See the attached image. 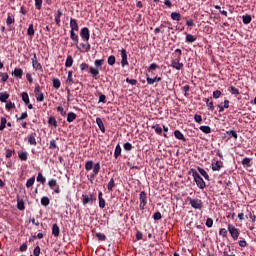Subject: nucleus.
Segmentation results:
<instances>
[{
  "instance_id": "0eeeda50",
  "label": "nucleus",
  "mask_w": 256,
  "mask_h": 256,
  "mask_svg": "<svg viewBox=\"0 0 256 256\" xmlns=\"http://www.w3.org/2000/svg\"><path fill=\"white\" fill-rule=\"evenodd\" d=\"M139 200V208L141 209V211H145V206L147 205V193H145V191L140 192Z\"/></svg>"
},
{
  "instance_id": "864d4df0",
  "label": "nucleus",
  "mask_w": 256,
  "mask_h": 256,
  "mask_svg": "<svg viewBox=\"0 0 256 256\" xmlns=\"http://www.w3.org/2000/svg\"><path fill=\"white\" fill-rule=\"evenodd\" d=\"M242 165L243 167H251V158H244L242 160Z\"/></svg>"
},
{
  "instance_id": "de8ad7c7",
  "label": "nucleus",
  "mask_w": 256,
  "mask_h": 256,
  "mask_svg": "<svg viewBox=\"0 0 256 256\" xmlns=\"http://www.w3.org/2000/svg\"><path fill=\"white\" fill-rule=\"evenodd\" d=\"M82 203L83 205H88V203H91L90 196L87 194L82 195Z\"/></svg>"
},
{
  "instance_id": "ddd939ff",
  "label": "nucleus",
  "mask_w": 256,
  "mask_h": 256,
  "mask_svg": "<svg viewBox=\"0 0 256 256\" xmlns=\"http://www.w3.org/2000/svg\"><path fill=\"white\" fill-rule=\"evenodd\" d=\"M223 169V161L217 160L215 163H212V171H221Z\"/></svg>"
},
{
  "instance_id": "c03bdc74",
  "label": "nucleus",
  "mask_w": 256,
  "mask_h": 256,
  "mask_svg": "<svg viewBox=\"0 0 256 256\" xmlns=\"http://www.w3.org/2000/svg\"><path fill=\"white\" fill-rule=\"evenodd\" d=\"M229 93H231V95H239V89H237L235 86H230L228 88Z\"/></svg>"
},
{
  "instance_id": "4468645a",
  "label": "nucleus",
  "mask_w": 256,
  "mask_h": 256,
  "mask_svg": "<svg viewBox=\"0 0 256 256\" xmlns=\"http://www.w3.org/2000/svg\"><path fill=\"white\" fill-rule=\"evenodd\" d=\"M174 136L179 140V141H183V143L187 142V138H185V135H183V133L179 130H175L174 131Z\"/></svg>"
},
{
  "instance_id": "6e6d98bb",
  "label": "nucleus",
  "mask_w": 256,
  "mask_h": 256,
  "mask_svg": "<svg viewBox=\"0 0 256 256\" xmlns=\"http://www.w3.org/2000/svg\"><path fill=\"white\" fill-rule=\"evenodd\" d=\"M13 23H15V18H12L11 14L8 13V17L6 19V25L10 26V25H13Z\"/></svg>"
},
{
  "instance_id": "c756f323",
  "label": "nucleus",
  "mask_w": 256,
  "mask_h": 256,
  "mask_svg": "<svg viewBox=\"0 0 256 256\" xmlns=\"http://www.w3.org/2000/svg\"><path fill=\"white\" fill-rule=\"evenodd\" d=\"M7 99H9V93L1 92L0 93V101H1V103H7Z\"/></svg>"
},
{
  "instance_id": "603ef678",
  "label": "nucleus",
  "mask_w": 256,
  "mask_h": 256,
  "mask_svg": "<svg viewBox=\"0 0 256 256\" xmlns=\"http://www.w3.org/2000/svg\"><path fill=\"white\" fill-rule=\"evenodd\" d=\"M49 149H57V151H59V146H57V141L55 139L50 140Z\"/></svg>"
},
{
  "instance_id": "393cba45",
  "label": "nucleus",
  "mask_w": 256,
  "mask_h": 256,
  "mask_svg": "<svg viewBox=\"0 0 256 256\" xmlns=\"http://www.w3.org/2000/svg\"><path fill=\"white\" fill-rule=\"evenodd\" d=\"M171 67L176 69V71H181L183 69V63L181 62H171Z\"/></svg>"
},
{
  "instance_id": "9d476101",
  "label": "nucleus",
  "mask_w": 256,
  "mask_h": 256,
  "mask_svg": "<svg viewBox=\"0 0 256 256\" xmlns=\"http://www.w3.org/2000/svg\"><path fill=\"white\" fill-rule=\"evenodd\" d=\"M121 53V65L122 67H129V61L127 60V50L125 48H122L120 50Z\"/></svg>"
},
{
  "instance_id": "7ed1b4c3",
  "label": "nucleus",
  "mask_w": 256,
  "mask_h": 256,
  "mask_svg": "<svg viewBox=\"0 0 256 256\" xmlns=\"http://www.w3.org/2000/svg\"><path fill=\"white\" fill-rule=\"evenodd\" d=\"M103 63H105V59H97L94 61L95 68L93 67L89 68V73H91V75L95 77V79H97L99 75V71L103 69Z\"/></svg>"
},
{
  "instance_id": "5701e85b",
  "label": "nucleus",
  "mask_w": 256,
  "mask_h": 256,
  "mask_svg": "<svg viewBox=\"0 0 256 256\" xmlns=\"http://www.w3.org/2000/svg\"><path fill=\"white\" fill-rule=\"evenodd\" d=\"M84 53H89L91 51V44L89 43V41L85 42V43H81L80 44Z\"/></svg>"
},
{
  "instance_id": "37998d69",
  "label": "nucleus",
  "mask_w": 256,
  "mask_h": 256,
  "mask_svg": "<svg viewBox=\"0 0 256 256\" xmlns=\"http://www.w3.org/2000/svg\"><path fill=\"white\" fill-rule=\"evenodd\" d=\"M35 185V176H32L30 179L27 180L26 182V187L27 189L33 187Z\"/></svg>"
},
{
  "instance_id": "6ab92c4d",
  "label": "nucleus",
  "mask_w": 256,
  "mask_h": 256,
  "mask_svg": "<svg viewBox=\"0 0 256 256\" xmlns=\"http://www.w3.org/2000/svg\"><path fill=\"white\" fill-rule=\"evenodd\" d=\"M159 69V65L157 63H152L150 66L147 68L148 73H151L152 75H155L154 71H157Z\"/></svg>"
},
{
  "instance_id": "f3484780",
  "label": "nucleus",
  "mask_w": 256,
  "mask_h": 256,
  "mask_svg": "<svg viewBox=\"0 0 256 256\" xmlns=\"http://www.w3.org/2000/svg\"><path fill=\"white\" fill-rule=\"evenodd\" d=\"M12 75H14V77H17V79H23V69L15 68L12 72Z\"/></svg>"
},
{
  "instance_id": "7c9ffc66",
  "label": "nucleus",
  "mask_w": 256,
  "mask_h": 256,
  "mask_svg": "<svg viewBox=\"0 0 256 256\" xmlns=\"http://www.w3.org/2000/svg\"><path fill=\"white\" fill-rule=\"evenodd\" d=\"M200 175H202V177H204V179H206V181H209V174H207V171H205V169L198 167L197 168Z\"/></svg>"
},
{
  "instance_id": "1a4fd4ad",
  "label": "nucleus",
  "mask_w": 256,
  "mask_h": 256,
  "mask_svg": "<svg viewBox=\"0 0 256 256\" xmlns=\"http://www.w3.org/2000/svg\"><path fill=\"white\" fill-rule=\"evenodd\" d=\"M80 37L81 39L87 43V41H89V39H91V33L89 32V28L88 27H83L80 30Z\"/></svg>"
},
{
  "instance_id": "4d7b16f0",
  "label": "nucleus",
  "mask_w": 256,
  "mask_h": 256,
  "mask_svg": "<svg viewBox=\"0 0 256 256\" xmlns=\"http://www.w3.org/2000/svg\"><path fill=\"white\" fill-rule=\"evenodd\" d=\"M7 127V118L2 117L1 118V124H0V131H3Z\"/></svg>"
},
{
  "instance_id": "ea45409f",
  "label": "nucleus",
  "mask_w": 256,
  "mask_h": 256,
  "mask_svg": "<svg viewBox=\"0 0 256 256\" xmlns=\"http://www.w3.org/2000/svg\"><path fill=\"white\" fill-rule=\"evenodd\" d=\"M18 157L22 161H27V159L29 158V153H27L26 151L20 152V153H18Z\"/></svg>"
},
{
  "instance_id": "6e6552de",
  "label": "nucleus",
  "mask_w": 256,
  "mask_h": 256,
  "mask_svg": "<svg viewBox=\"0 0 256 256\" xmlns=\"http://www.w3.org/2000/svg\"><path fill=\"white\" fill-rule=\"evenodd\" d=\"M48 187L54 190V193H56V195H59V193H61V188L59 187V184H57V180L55 179H50L48 181Z\"/></svg>"
},
{
  "instance_id": "4c0bfd02",
  "label": "nucleus",
  "mask_w": 256,
  "mask_h": 256,
  "mask_svg": "<svg viewBox=\"0 0 256 256\" xmlns=\"http://www.w3.org/2000/svg\"><path fill=\"white\" fill-rule=\"evenodd\" d=\"M171 19H172L173 21H181V13L172 12V13H171Z\"/></svg>"
},
{
  "instance_id": "a18cd8bd",
  "label": "nucleus",
  "mask_w": 256,
  "mask_h": 256,
  "mask_svg": "<svg viewBox=\"0 0 256 256\" xmlns=\"http://www.w3.org/2000/svg\"><path fill=\"white\" fill-rule=\"evenodd\" d=\"M17 209H19V211H25V202L23 200L18 199Z\"/></svg>"
},
{
  "instance_id": "f704fd0d",
  "label": "nucleus",
  "mask_w": 256,
  "mask_h": 256,
  "mask_svg": "<svg viewBox=\"0 0 256 256\" xmlns=\"http://www.w3.org/2000/svg\"><path fill=\"white\" fill-rule=\"evenodd\" d=\"M54 89H61V80L59 78H54L52 80Z\"/></svg>"
},
{
  "instance_id": "09e8293b",
  "label": "nucleus",
  "mask_w": 256,
  "mask_h": 256,
  "mask_svg": "<svg viewBox=\"0 0 256 256\" xmlns=\"http://www.w3.org/2000/svg\"><path fill=\"white\" fill-rule=\"evenodd\" d=\"M27 35L30 37H33L35 35V28L33 27V24H29Z\"/></svg>"
},
{
  "instance_id": "680f3d73",
  "label": "nucleus",
  "mask_w": 256,
  "mask_h": 256,
  "mask_svg": "<svg viewBox=\"0 0 256 256\" xmlns=\"http://www.w3.org/2000/svg\"><path fill=\"white\" fill-rule=\"evenodd\" d=\"M189 89H191L189 85H185L184 87H182V91H184V97L186 98H189V93H187Z\"/></svg>"
},
{
  "instance_id": "b1692460",
  "label": "nucleus",
  "mask_w": 256,
  "mask_h": 256,
  "mask_svg": "<svg viewBox=\"0 0 256 256\" xmlns=\"http://www.w3.org/2000/svg\"><path fill=\"white\" fill-rule=\"evenodd\" d=\"M96 123L102 133H105V125L103 124V120L101 118H96Z\"/></svg>"
},
{
  "instance_id": "69168bd1",
  "label": "nucleus",
  "mask_w": 256,
  "mask_h": 256,
  "mask_svg": "<svg viewBox=\"0 0 256 256\" xmlns=\"http://www.w3.org/2000/svg\"><path fill=\"white\" fill-rule=\"evenodd\" d=\"M1 82L6 83L7 79H9V74L7 73H0Z\"/></svg>"
},
{
  "instance_id": "412c9836",
  "label": "nucleus",
  "mask_w": 256,
  "mask_h": 256,
  "mask_svg": "<svg viewBox=\"0 0 256 256\" xmlns=\"http://www.w3.org/2000/svg\"><path fill=\"white\" fill-rule=\"evenodd\" d=\"M98 199L100 209H105V199L103 198V192L98 193Z\"/></svg>"
},
{
  "instance_id": "3c124183",
  "label": "nucleus",
  "mask_w": 256,
  "mask_h": 256,
  "mask_svg": "<svg viewBox=\"0 0 256 256\" xmlns=\"http://www.w3.org/2000/svg\"><path fill=\"white\" fill-rule=\"evenodd\" d=\"M200 131H202V133H205L206 135H209V133H211V127H209V126H200Z\"/></svg>"
},
{
  "instance_id": "72a5a7b5",
  "label": "nucleus",
  "mask_w": 256,
  "mask_h": 256,
  "mask_svg": "<svg viewBox=\"0 0 256 256\" xmlns=\"http://www.w3.org/2000/svg\"><path fill=\"white\" fill-rule=\"evenodd\" d=\"M32 67L35 69V71H43V66L41 63H39V61L32 62Z\"/></svg>"
},
{
  "instance_id": "aec40b11",
  "label": "nucleus",
  "mask_w": 256,
  "mask_h": 256,
  "mask_svg": "<svg viewBox=\"0 0 256 256\" xmlns=\"http://www.w3.org/2000/svg\"><path fill=\"white\" fill-rule=\"evenodd\" d=\"M212 98H206L205 99V103H206V106L208 107V111H215V105H213V102L211 100Z\"/></svg>"
},
{
  "instance_id": "5fc2aeb1",
  "label": "nucleus",
  "mask_w": 256,
  "mask_h": 256,
  "mask_svg": "<svg viewBox=\"0 0 256 256\" xmlns=\"http://www.w3.org/2000/svg\"><path fill=\"white\" fill-rule=\"evenodd\" d=\"M113 187H115V179L111 178L107 185L108 191H113Z\"/></svg>"
},
{
  "instance_id": "13d9d810",
  "label": "nucleus",
  "mask_w": 256,
  "mask_h": 256,
  "mask_svg": "<svg viewBox=\"0 0 256 256\" xmlns=\"http://www.w3.org/2000/svg\"><path fill=\"white\" fill-rule=\"evenodd\" d=\"M35 1V7L38 11H41L43 7V0H34Z\"/></svg>"
},
{
  "instance_id": "0e129e2a",
  "label": "nucleus",
  "mask_w": 256,
  "mask_h": 256,
  "mask_svg": "<svg viewBox=\"0 0 256 256\" xmlns=\"http://www.w3.org/2000/svg\"><path fill=\"white\" fill-rule=\"evenodd\" d=\"M153 219H154V221H161V219H163V216L161 215V212L154 213Z\"/></svg>"
},
{
  "instance_id": "774afa93",
  "label": "nucleus",
  "mask_w": 256,
  "mask_h": 256,
  "mask_svg": "<svg viewBox=\"0 0 256 256\" xmlns=\"http://www.w3.org/2000/svg\"><path fill=\"white\" fill-rule=\"evenodd\" d=\"M219 235H220L221 237H227V229L221 228V229L219 230Z\"/></svg>"
},
{
  "instance_id": "a878e982",
  "label": "nucleus",
  "mask_w": 256,
  "mask_h": 256,
  "mask_svg": "<svg viewBox=\"0 0 256 256\" xmlns=\"http://www.w3.org/2000/svg\"><path fill=\"white\" fill-rule=\"evenodd\" d=\"M75 119H77V114H75L74 112H69L67 115V122L73 123V121H75Z\"/></svg>"
},
{
  "instance_id": "49530a36",
  "label": "nucleus",
  "mask_w": 256,
  "mask_h": 256,
  "mask_svg": "<svg viewBox=\"0 0 256 256\" xmlns=\"http://www.w3.org/2000/svg\"><path fill=\"white\" fill-rule=\"evenodd\" d=\"M152 129H155V133L157 135H162L163 134V128H161V126H159V124H156V125L152 126Z\"/></svg>"
},
{
  "instance_id": "8fccbe9b",
  "label": "nucleus",
  "mask_w": 256,
  "mask_h": 256,
  "mask_svg": "<svg viewBox=\"0 0 256 256\" xmlns=\"http://www.w3.org/2000/svg\"><path fill=\"white\" fill-rule=\"evenodd\" d=\"M226 135H229V137H233V139H235V141H237V138H238L237 131H235V130L227 131Z\"/></svg>"
},
{
  "instance_id": "e2e57ef3",
  "label": "nucleus",
  "mask_w": 256,
  "mask_h": 256,
  "mask_svg": "<svg viewBox=\"0 0 256 256\" xmlns=\"http://www.w3.org/2000/svg\"><path fill=\"white\" fill-rule=\"evenodd\" d=\"M57 111L62 115V117H65V115H67V111H65V109L61 105L57 107Z\"/></svg>"
},
{
  "instance_id": "dca6fc26",
  "label": "nucleus",
  "mask_w": 256,
  "mask_h": 256,
  "mask_svg": "<svg viewBox=\"0 0 256 256\" xmlns=\"http://www.w3.org/2000/svg\"><path fill=\"white\" fill-rule=\"evenodd\" d=\"M70 31H79V24L75 20V18L70 19Z\"/></svg>"
},
{
  "instance_id": "338daca9",
  "label": "nucleus",
  "mask_w": 256,
  "mask_h": 256,
  "mask_svg": "<svg viewBox=\"0 0 256 256\" xmlns=\"http://www.w3.org/2000/svg\"><path fill=\"white\" fill-rule=\"evenodd\" d=\"M123 147L126 151H132L133 150V145L129 142L124 143Z\"/></svg>"
},
{
  "instance_id": "f03ea898",
  "label": "nucleus",
  "mask_w": 256,
  "mask_h": 256,
  "mask_svg": "<svg viewBox=\"0 0 256 256\" xmlns=\"http://www.w3.org/2000/svg\"><path fill=\"white\" fill-rule=\"evenodd\" d=\"M85 169L86 171L93 169V172L90 174V179H95V176L99 175V171H101V164L96 163L93 167V160H90L85 163Z\"/></svg>"
},
{
  "instance_id": "9b49d317",
  "label": "nucleus",
  "mask_w": 256,
  "mask_h": 256,
  "mask_svg": "<svg viewBox=\"0 0 256 256\" xmlns=\"http://www.w3.org/2000/svg\"><path fill=\"white\" fill-rule=\"evenodd\" d=\"M29 145H32L33 147H37V133L31 132L27 136Z\"/></svg>"
},
{
  "instance_id": "bb28decb",
  "label": "nucleus",
  "mask_w": 256,
  "mask_h": 256,
  "mask_svg": "<svg viewBox=\"0 0 256 256\" xmlns=\"http://www.w3.org/2000/svg\"><path fill=\"white\" fill-rule=\"evenodd\" d=\"M121 145L120 144H117L116 145V148H115V151H114V157L115 159H119V157H121Z\"/></svg>"
},
{
  "instance_id": "f8f14e48",
  "label": "nucleus",
  "mask_w": 256,
  "mask_h": 256,
  "mask_svg": "<svg viewBox=\"0 0 256 256\" xmlns=\"http://www.w3.org/2000/svg\"><path fill=\"white\" fill-rule=\"evenodd\" d=\"M161 81H162V78L159 76H155L154 78H151L149 74H146L147 85H154L155 83H159Z\"/></svg>"
},
{
  "instance_id": "a211bd4d",
  "label": "nucleus",
  "mask_w": 256,
  "mask_h": 256,
  "mask_svg": "<svg viewBox=\"0 0 256 256\" xmlns=\"http://www.w3.org/2000/svg\"><path fill=\"white\" fill-rule=\"evenodd\" d=\"M60 233H61V229L59 228V225L53 224L52 225V235H54V237H59Z\"/></svg>"
},
{
  "instance_id": "c9c22d12",
  "label": "nucleus",
  "mask_w": 256,
  "mask_h": 256,
  "mask_svg": "<svg viewBox=\"0 0 256 256\" xmlns=\"http://www.w3.org/2000/svg\"><path fill=\"white\" fill-rule=\"evenodd\" d=\"M50 203H51V200L49 199V197L44 196L41 198V205H43V207H48Z\"/></svg>"
},
{
  "instance_id": "c85d7f7f",
  "label": "nucleus",
  "mask_w": 256,
  "mask_h": 256,
  "mask_svg": "<svg viewBox=\"0 0 256 256\" xmlns=\"http://www.w3.org/2000/svg\"><path fill=\"white\" fill-rule=\"evenodd\" d=\"M197 41V37L192 34H186V43H195Z\"/></svg>"
},
{
  "instance_id": "20e7f679",
  "label": "nucleus",
  "mask_w": 256,
  "mask_h": 256,
  "mask_svg": "<svg viewBox=\"0 0 256 256\" xmlns=\"http://www.w3.org/2000/svg\"><path fill=\"white\" fill-rule=\"evenodd\" d=\"M187 199L192 209H197L198 211H201L203 209V201L201 199L191 197H188Z\"/></svg>"
},
{
  "instance_id": "052dcab7",
  "label": "nucleus",
  "mask_w": 256,
  "mask_h": 256,
  "mask_svg": "<svg viewBox=\"0 0 256 256\" xmlns=\"http://www.w3.org/2000/svg\"><path fill=\"white\" fill-rule=\"evenodd\" d=\"M96 237L98 239V241H105L107 239V236H105V234L98 232L96 233Z\"/></svg>"
},
{
  "instance_id": "473e14b6",
  "label": "nucleus",
  "mask_w": 256,
  "mask_h": 256,
  "mask_svg": "<svg viewBox=\"0 0 256 256\" xmlns=\"http://www.w3.org/2000/svg\"><path fill=\"white\" fill-rule=\"evenodd\" d=\"M97 95L99 97L98 103H107V96L101 92H97Z\"/></svg>"
},
{
  "instance_id": "2f4dec72",
  "label": "nucleus",
  "mask_w": 256,
  "mask_h": 256,
  "mask_svg": "<svg viewBox=\"0 0 256 256\" xmlns=\"http://www.w3.org/2000/svg\"><path fill=\"white\" fill-rule=\"evenodd\" d=\"M48 125H51L52 127H55V129H57V119L55 118V116H51L48 119Z\"/></svg>"
},
{
  "instance_id": "e433bc0d",
  "label": "nucleus",
  "mask_w": 256,
  "mask_h": 256,
  "mask_svg": "<svg viewBox=\"0 0 256 256\" xmlns=\"http://www.w3.org/2000/svg\"><path fill=\"white\" fill-rule=\"evenodd\" d=\"M36 181H37L38 183H42V185H45L47 179L43 176L42 173H38V176H37V178H36Z\"/></svg>"
},
{
  "instance_id": "f257e3e1",
  "label": "nucleus",
  "mask_w": 256,
  "mask_h": 256,
  "mask_svg": "<svg viewBox=\"0 0 256 256\" xmlns=\"http://www.w3.org/2000/svg\"><path fill=\"white\" fill-rule=\"evenodd\" d=\"M188 174L192 175V177L194 178V181H195L197 187H199V189H205L207 187L205 180H203V178L201 177V175H199V173L197 172V170H195V168H191L189 170Z\"/></svg>"
},
{
  "instance_id": "2eb2a0df",
  "label": "nucleus",
  "mask_w": 256,
  "mask_h": 256,
  "mask_svg": "<svg viewBox=\"0 0 256 256\" xmlns=\"http://www.w3.org/2000/svg\"><path fill=\"white\" fill-rule=\"evenodd\" d=\"M61 17H63V12L61 10H57L54 21L58 27H61Z\"/></svg>"
},
{
  "instance_id": "58836bf2",
  "label": "nucleus",
  "mask_w": 256,
  "mask_h": 256,
  "mask_svg": "<svg viewBox=\"0 0 256 256\" xmlns=\"http://www.w3.org/2000/svg\"><path fill=\"white\" fill-rule=\"evenodd\" d=\"M65 67H73V56L68 55L66 62H65Z\"/></svg>"
},
{
  "instance_id": "4be33fe9",
  "label": "nucleus",
  "mask_w": 256,
  "mask_h": 256,
  "mask_svg": "<svg viewBox=\"0 0 256 256\" xmlns=\"http://www.w3.org/2000/svg\"><path fill=\"white\" fill-rule=\"evenodd\" d=\"M70 39H72L76 45H79V35L75 33V31H70Z\"/></svg>"
},
{
  "instance_id": "39448f33",
  "label": "nucleus",
  "mask_w": 256,
  "mask_h": 256,
  "mask_svg": "<svg viewBox=\"0 0 256 256\" xmlns=\"http://www.w3.org/2000/svg\"><path fill=\"white\" fill-rule=\"evenodd\" d=\"M34 93L36 95V101L38 103H42V101H45V94L41 92V86L39 84H36Z\"/></svg>"
},
{
  "instance_id": "423d86ee",
  "label": "nucleus",
  "mask_w": 256,
  "mask_h": 256,
  "mask_svg": "<svg viewBox=\"0 0 256 256\" xmlns=\"http://www.w3.org/2000/svg\"><path fill=\"white\" fill-rule=\"evenodd\" d=\"M228 231L234 241H237V239H239V229H237L233 224H228Z\"/></svg>"
},
{
  "instance_id": "79ce46f5",
  "label": "nucleus",
  "mask_w": 256,
  "mask_h": 256,
  "mask_svg": "<svg viewBox=\"0 0 256 256\" xmlns=\"http://www.w3.org/2000/svg\"><path fill=\"white\" fill-rule=\"evenodd\" d=\"M22 101L25 103V105H29V94L27 92H23L22 94Z\"/></svg>"
},
{
  "instance_id": "cd10ccee",
  "label": "nucleus",
  "mask_w": 256,
  "mask_h": 256,
  "mask_svg": "<svg viewBox=\"0 0 256 256\" xmlns=\"http://www.w3.org/2000/svg\"><path fill=\"white\" fill-rule=\"evenodd\" d=\"M242 21H243L244 25H249V23H251V21H253V18L251 17V15L246 14V15L242 16Z\"/></svg>"
},
{
  "instance_id": "a19ab883",
  "label": "nucleus",
  "mask_w": 256,
  "mask_h": 256,
  "mask_svg": "<svg viewBox=\"0 0 256 256\" xmlns=\"http://www.w3.org/2000/svg\"><path fill=\"white\" fill-rule=\"evenodd\" d=\"M116 61H117V59L115 58V55H111L107 59V63H108V65H110V67H113V65H115Z\"/></svg>"
},
{
  "instance_id": "bf43d9fd",
  "label": "nucleus",
  "mask_w": 256,
  "mask_h": 256,
  "mask_svg": "<svg viewBox=\"0 0 256 256\" xmlns=\"http://www.w3.org/2000/svg\"><path fill=\"white\" fill-rule=\"evenodd\" d=\"M6 159H11L15 155V150L6 149Z\"/></svg>"
}]
</instances>
